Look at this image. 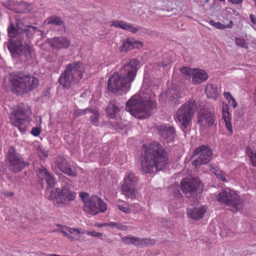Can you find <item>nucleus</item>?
Returning <instances> with one entry per match:
<instances>
[{"label":"nucleus","mask_w":256,"mask_h":256,"mask_svg":"<svg viewBox=\"0 0 256 256\" xmlns=\"http://www.w3.org/2000/svg\"><path fill=\"white\" fill-rule=\"evenodd\" d=\"M90 109L78 110L74 112V114L76 117L80 116L89 112Z\"/></svg>","instance_id":"44"},{"label":"nucleus","mask_w":256,"mask_h":256,"mask_svg":"<svg viewBox=\"0 0 256 256\" xmlns=\"http://www.w3.org/2000/svg\"><path fill=\"white\" fill-rule=\"evenodd\" d=\"M108 225L112 227H116L120 230H123V227H124V226H120L118 223L114 222H110Z\"/></svg>","instance_id":"51"},{"label":"nucleus","mask_w":256,"mask_h":256,"mask_svg":"<svg viewBox=\"0 0 256 256\" xmlns=\"http://www.w3.org/2000/svg\"><path fill=\"white\" fill-rule=\"evenodd\" d=\"M140 62L136 58H130L126 62L120 70V74L114 73L108 82V91L116 93L120 91L128 90L134 80L139 68Z\"/></svg>","instance_id":"1"},{"label":"nucleus","mask_w":256,"mask_h":256,"mask_svg":"<svg viewBox=\"0 0 256 256\" xmlns=\"http://www.w3.org/2000/svg\"><path fill=\"white\" fill-rule=\"evenodd\" d=\"M122 241L127 244H134L141 247L146 246L144 239L136 236L124 237L122 238Z\"/></svg>","instance_id":"27"},{"label":"nucleus","mask_w":256,"mask_h":256,"mask_svg":"<svg viewBox=\"0 0 256 256\" xmlns=\"http://www.w3.org/2000/svg\"><path fill=\"white\" fill-rule=\"evenodd\" d=\"M197 156L198 158L192 162V166L196 168L208 162L212 158V151L208 146L203 145L194 150L193 156Z\"/></svg>","instance_id":"14"},{"label":"nucleus","mask_w":256,"mask_h":256,"mask_svg":"<svg viewBox=\"0 0 256 256\" xmlns=\"http://www.w3.org/2000/svg\"><path fill=\"white\" fill-rule=\"evenodd\" d=\"M130 207L132 208V212L136 214L140 212L141 210V208L140 206L138 204H131Z\"/></svg>","instance_id":"46"},{"label":"nucleus","mask_w":256,"mask_h":256,"mask_svg":"<svg viewBox=\"0 0 256 256\" xmlns=\"http://www.w3.org/2000/svg\"><path fill=\"white\" fill-rule=\"evenodd\" d=\"M4 194L6 197H11L14 196V194L12 192H6L4 193Z\"/></svg>","instance_id":"57"},{"label":"nucleus","mask_w":256,"mask_h":256,"mask_svg":"<svg viewBox=\"0 0 256 256\" xmlns=\"http://www.w3.org/2000/svg\"><path fill=\"white\" fill-rule=\"evenodd\" d=\"M16 27L20 32L24 33L28 25H25L22 20H16Z\"/></svg>","instance_id":"38"},{"label":"nucleus","mask_w":256,"mask_h":256,"mask_svg":"<svg viewBox=\"0 0 256 256\" xmlns=\"http://www.w3.org/2000/svg\"><path fill=\"white\" fill-rule=\"evenodd\" d=\"M146 246H152L155 244L156 241L154 239L149 238H144Z\"/></svg>","instance_id":"48"},{"label":"nucleus","mask_w":256,"mask_h":256,"mask_svg":"<svg viewBox=\"0 0 256 256\" xmlns=\"http://www.w3.org/2000/svg\"><path fill=\"white\" fill-rule=\"evenodd\" d=\"M17 2H15L14 0H9L5 2H4L3 6L6 8L14 12Z\"/></svg>","instance_id":"37"},{"label":"nucleus","mask_w":256,"mask_h":256,"mask_svg":"<svg viewBox=\"0 0 256 256\" xmlns=\"http://www.w3.org/2000/svg\"><path fill=\"white\" fill-rule=\"evenodd\" d=\"M76 196L75 192L70 190L67 186L62 189L56 188L50 191L48 200L57 207H64L74 200Z\"/></svg>","instance_id":"7"},{"label":"nucleus","mask_w":256,"mask_h":256,"mask_svg":"<svg viewBox=\"0 0 256 256\" xmlns=\"http://www.w3.org/2000/svg\"><path fill=\"white\" fill-rule=\"evenodd\" d=\"M110 26L122 28L133 34H136L142 28L141 27L135 26L134 24L123 20H114L112 22Z\"/></svg>","instance_id":"21"},{"label":"nucleus","mask_w":256,"mask_h":256,"mask_svg":"<svg viewBox=\"0 0 256 256\" xmlns=\"http://www.w3.org/2000/svg\"><path fill=\"white\" fill-rule=\"evenodd\" d=\"M228 2L236 4H241L243 2V0H228Z\"/></svg>","instance_id":"54"},{"label":"nucleus","mask_w":256,"mask_h":256,"mask_svg":"<svg viewBox=\"0 0 256 256\" xmlns=\"http://www.w3.org/2000/svg\"><path fill=\"white\" fill-rule=\"evenodd\" d=\"M144 154L141 161L142 171L146 174L162 170L168 162L166 150L158 142H152L149 145L144 146Z\"/></svg>","instance_id":"2"},{"label":"nucleus","mask_w":256,"mask_h":256,"mask_svg":"<svg viewBox=\"0 0 256 256\" xmlns=\"http://www.w3.org/2000/svg\"><path fill=\"white\" fill-rule=\"evenodd\" d=\"M52 168L55 172H57L59 170L70 176H76V172L72 170L70 165L68 163L66 159L62 156H58L56 158L52 164Z\"/></svg>","instance_id":"17"},{"label":"nucleus","mask_w":256,"mask_h":256,"mask_svg":"<svg viewBox=\"0 0 256 256\" xmlns=\"http://www.w3.org/2000/svg\"><path fill=\"white\" fill-rule=\"evenodd\" d=\"M197 122L202 128L216 125V118L214 113L206 109H202L199 111L197 116Z\"/></svg>","instance_id":"16"},{"label":"nucleus","mask_w":256,"mask_h":256,"mask_svg":"<svg viewBox=\"0 0 256 256\" xmlns=\"http://www.w3.org/2000/svg\"><path fill=\"white\" fill-rule=\"evenodd\" d=\"M224 98L229 102L230 100L233 98L232 96L229 92H224Z\"/></svg>","instance_id":"52"},{"label":"nucleus","mask_w":256,"mask_h":256,"mask_svg":"<svg viewBox=\"0 0 256 256\" xmlns=\"http://www.w3.org/2000/svg\"><path fill=\"white\" fill-rule=\"evenodd\" d=\"M80 196L84 202V210L90 214L94 216L107 209L106 204L98 196H90L87 193L81 192Z\"/></svg>","instance_id":"6"},{"label":"nucleus","mask_w":256,"mask_h":256,"mask_svg":"<svg viewBox=\"0 0 256 256\" xmlns=\"http://www.w3.org/2000/svg\"><path fill=\"white\" fill-rule=\"evenodd\" d=\"M84 71V64L82 62L70 63L66 65L58 82L64 88L68 89L80 82Z\"/></svg>","instance_id":"4"},{"label":"nucleus","mask_w":256,"mask_h":256,"mask_svg":"<svg viewBox=\"0 0 256 256\" xmlns=\"http://www.w3.org/2000/svg\"><path fill=\"white\" fill-rule=\"evenodd\" d=\"M36 30H37V28L36 27L28 25V26H27L26 32L24 33H26L28 36L31 37Z\"/></svg>","instance_id":"41"},{"label":"nucleus","mask_w":256,"mask_h":256,"mask_svg":"<svg viewBox=\"0 0 256 256\" xmlns=\"http://www.w3.org/2000/svg\"><path fill=\"white\" fill-rule=\"evenodd\" d=\"M32 9L30 4H27L24 2H17L14 12L16 13H26Z\"/></svg>","instance_id":"29"},{"label":"nucleus","mask_w":256,"mask_h":256,"mask_svg":"<svg viewBox=\"0 0 256 256\" xmlns=\"http://www.w3.org/2000/svg\"><path fill=\"white\" fill-rule=\"evenodd\" d=\"M45 24H53L56 26H62L63 22L61 18L57 16H51L46 18L44 22Z\"/></svg>","instance_id":"31"},{"label":"nucleus","mask_w":256,"mask_h":256,"mask_svg":"<svg viewBox=\"0 0 256 256\" xmlns=\"http://www.w3.org/2000/svg\"><path fill=\"white\" fill-rule=\"evenodd\" d=\"M159 134L161 137L169 140H172L175 136L176 130L171 126H160L157 128Z\"/></svg>","instance_id":"24"},{"label":"nucleus","mask_w":256,"mask_h":256,"mask_svg":"<svg viewBox=\"0 0 256 256\" xmlns=\"http://www.w3.org/2000/svg\"><path fill=\"white\" fill-rule=\"evenodd\" d=\"M110 162V158H106V160H101L100 164H102L106 165Z\"/></svg>","instance_id":"56"},{"label":"nucleus","mask_w":256,"mask_h":256,"mask_svg":"<svg viewBox=\"0 0 256 256\" xmlns=\"http://www.w3.org/2000/svg\"><path fill=\"white\" fill-rule=\"evenodd\" d=\"M142 46V43L132 38H127L123 40L120 47L121 51L126 52L134 48H139Z\"/></svg>","instance_id":"23"},{"label":"nucleus","mask_w":256,"mask_h":256,"mask_svg":"<svg viewBox=\"0 0 256 256\" xmlns=\"http://www.w3.org/2000/svg\"><path fill=\"white\" fill-rule=\"evenodd\" d=\"M196 108L195 100L192 99L190 100L179 108L176 112L174 118L186 128L192 120Z\"/></svg>","instance_id":"8"},{"label":"nucleus","mask_w":256,"mask_h":256,"mask_svg":"<svg viewBox=\"0 0 256 256\" xmlns=\"http://www.w3.org/2000/svg\"><path fill=\"white\" fill-rule=\"evenodd\" d=\"M208 22L211 26L218 30H224L227 28H232L233 25V22L232 20L227 24H223L220 22H215L213 20H210Z\"/></svg>","instance_id":"32"},{"label":"nucleus","mask_w":256,"mask_h":256,"mask_svg":"<svg viewBox=\"0 0 256 256\" xmlns=\"http://www.w3.org/2000/svg\"><path fill=\"white\" fill-rule=\"evenodd\" d=\"M180 190L186 197H192L196 194V191L201 190L200 182L198 178H186L180 182Z\"/></svg>","instance_id":"15"},{"label":"nucleus","mask_w":256,"mask_h":256,"mask_svg":"<svg viewBox=\"0 0 256 256\" xmlns=\"http://www.w3.org/2000/svg\"><path fill=\"white\" fill-rule=\"evenodd\" d=\"M34 51L32 46L28 44H21L19 46L18 54L24 56L27 60H29L32 58L34 56Z\"/></svg>","instance_id":"25"},{"label":"nucleus","mask_w":256,"mask_h":256,"mask_svg":"<svg viewBox=\"0 0 256 256\" xmlns=\"http://www.w3.org/2000/svg\"><path fill=\"white\" fill-rule=\"evenodd\" d=\"M88 112L92 114L90 117V123L94 126H98L100 123V114L98 111L96 109H90Z\"/></svg>","instance_id":"30"},{"label":"nucleus","mask_w":256,"mask_h":256,"mask_svg":"<svg viewBox=\"0 0 256 256\" xmlns=\"http://www.w3.org/2000/svg\"><path fill=\"white\" fill-rule=\"evenodd\" d=\"M180 71L185 76L186 79L190 80L192 78V84L196 85L206 81L208 78V73L201 69L183 67L180 69Z\"/></svg>","instance_id":"13"},{"label":"nucleus","mask_w":256,"mask_h":256,"mask_svg":"<svg viewBox=\"0 0 256 256\" xmlns=\"http://www.w3.org/2000/svg\"><path fill=\"white\" fill-rule=\"evenodd\" d=\"M10 83L14 93H24L32 90L38 84L37 78L23 72L14 73L10 76Z\"/></svg>","instance_id":"5"},{"label":"nucleus","mask_w":256,"mask_h":256,"mask_svg":"<svg viewBox=\"0 0 256 256\" xmlns=\"http://www.w3.org/2000/svg\"><path fill=\"white\" fill-rule=\"evenodd\" d=\"M222 114L224 119H227V118H230V114L228 112L227 105L225 106H223Z\"/></svg>","instance_id":"45"},{"label":"nucleus","mask_w":256,"mask_h":256,"mask_svg":"<svg viewBox=\"0 0 256 256\" xmlns=\"http://www.w3.org/2000/svg\"><path fill=\"white\" fill-rule=\"evenodd\" d=\"M206 209L207 208L204 206L188 208L187 210L188 217L194 220H199L203 218Z\"/></svg>","instance_id":"22"},{"label":"nucleus","mask_w":256,"mask_h":256,"mask_svg":"<svg viewBox=\"0 0 256 256\" xmlns=\"http://www.w3.org/2000/svg\"><path fill=\"white\" fill-rule=\"evenodd\" d=\"M38 176L41 179H44L47 185L50 188L55 186L56 178L44 166H42L38 171Z\"/></svg>","instance_id":"20"},{"label":"nucleus","mask_w":256,"mask_h":256,"mask_svg":"<svg viewBox=\"0 0 256 256\" xmlns=\"http://www.w3.org/2000/svg\"><path fill=\"white\" fill-rule=\"evenodd\" d=\"M50 46L56 50L68 48L70 44V40L65 36L54 37L49 40Z\"/></svg>","instance_id":"18"},{"label":"nucleus","mask_w":256,"mask_h":256,"mask_svg":"<svg viewBox=\"0 0 256 256\" xmlns=\"http://www.w3.org/2000/svg\"><path fill=\"white\" fill-rule=\"evenodd\" d=\"M66 180L70 182V180L66 179Z\"/></svg>","instance_id":"59"},{"label":"nucleus","mask_w":256,"mask_h":256,"mask_svg":"<svg viewBox=\"0 0 256 256\" xmlns=\"http://www.w3.org/2000/svg\"><path fill=\"white\" fill-rule=\"evenodd\" d=\"M36 152L41 160H44L48 156V151L40 145L36 148Z\"/></svg>","instance_id":"36"},{"label":"nucleus","mask_w":256,"mask_h":256,"mask_svg":"<svg viewBox=\"0 0 256 256\" xmlns=\"http://www.w3.org/2000/svg\"><path fill=\"white\" fill-rule=\"evenodd\" d=\"M235 42L237 46L248 49V46L245 40L241 38H236Z\"/></svg>","instance_id":"40"},{"label":"nucleus","mask_w":256,"mask_h":256,"mask_svg":"<svg viewBox=\"0 0 256 256\" xmlns=\"http://www.w3.org/2000/svg\"><path fill=\"white\" fill-rule=\"evenodd\" d=\"M228 102L234 108H236L238 105L237 102L234 98L230 100Z\"/></svg>","instance_id":"53"},{"label":"nucleus","mask_w":256,"mask_h":256,"mask_svg":"<svg viewBox=\"0 0 256 256\" xmlns=\"http://www.w3.org/2000/svg\"><path fill=\"white\" fill-rule=\"evenodd\" d=\"M7 160L10 164V170L14 173L22 171L28 164L22 156L16 152L14 147H10L8 150Z\"/></svg>","instance_id":"12"},{"label":"nucleus","mask_w":256,"mask_h":256,"mask_svg":"<svg viewBox=\"0 0 256 256\" xmlns=\"http://www.w3.org/2000/svg\"><path fill=\"white\" fill-rule=\"evenodd\" d=\"M8 49L12 54L19 53V46H16L14 44H9Z\"/></svg>","instance_id":"43"},{"label":"nucleus","mask_w":256,"mask_h":256,"mask_svg":"<svg viewBox=\"0 0 256 256\" xmlns=\"http://www.w3.org/2000/svg\"><path fill=\"white\" fill-rule=\"evenodd\" d=\"M156 103L152 97L150 98L135 94L126 104V110L135 118L146 119L148 118L156 108Z\"/></svg>","instance_id":"3"},{"label":"nucleus","mask_w":256,"mask_h":256,"mask_svg":"<svg viewBox=\"0 0 256 256\" xmlns=\"http://www.w3.org/2000/svg\"><path fill=\"white\" fill-rule=\"evenodd\" d=\"M41 132V129L38 127L33 128L31 131V134L34 136H38Z\"/></svg>","instance_id":"49"},{"label":"nucleus","mask_w":256,"mask_h":256,"mask_svg":"<svg viewBox=\"0 0 256 256\" xmlns=\"http://www.w3.org/2000/svg\"><path fill=\"white\" fill-rule=\"evenodd\" d=\"M117 206L118 210L126 214L132 212V209L128 206V204L124 201L118 200L117 202Z\"/></svg>","instance_id":"35"},{"label":"nucleus","mask_w":256,"mask_h":256,"mask_svg":"<svg viewBox=\"0 0 256 256\" xmlns=\"http://www.w3.org/2000/svg\"><path fill=\"white\" fill-rule=\"evenodd\" d=\"M211 170L216 176L217 178H220L224 182H227L224 173L221 170L218 168L216 166H211Z\"/></svg>","instance_id":"33"},{"label":"nucleus","mask_w":256,"mask_h":256,"mask_svg":"<svg viewBox=\"0 0 256 256\" xmlns=\"http://www.w3.org/2000/svg\"><path fill=\"white\" fill-rule=\"evenodd\" d=\"M171 62L170 59L168 58H164L162 60V61L158 64L160 66L164 67L168 66Z\"/></svg>","instance_id":"50"},{"label":"nucleus","mask_w":256,"mask_h":256,"mask_svg":"<svg viewBox=\"0 0 256 256\" xmlns=\"http://www.w3.org/2000/svg\"><path fill=\"white\" fill-rule=\"evenodd\" d=\"M60 232L64 236L72 242L80 240V234H84V230L68 226L64 227Z\"/></svg>","instance_id":"19"},{"label":"nucleus","mask_w":256,"mask_h":256,"mask_svg":"<svg viewBox=\"0 0 256 256\" xmlns=\"http://www.w3.org/2000/svg\"><path fill=\"white\" fill-rule=\"evenodd\" d=\"M18 31V28H16L12 24H10L8 28V32L9 36L10 38L16 37Z\"/></svg>","instance_id":"39"},{"label":"nucleus","mask_w":256,"mask_h":256,"mask_svg":"<svg viewBox=\"0 0 256 256\" xmlns=\"http://www.w3.org/2000/svg\"><path fill=\"white\" fill-rule=\"evenodd\" d=\"M205 92L209 98H212L214 100L218 99V88L217 86L212 84H207L205 88Z\"/></svg>","instance_id":"26"},{"label":"nucleus","mask_w":256,"mask_h":256,"mask_svg":"<svg viewBox=\"0 0 256 256\" xmlns=\"http://www.w3.org/2000/svg\"><path fill=\"white\" fill-rule=\"evenodd\" d=\"M246 154L248 156L252 164L256 167V152L253 150L250 146L246 148Z\"/></svg>","instance_id":"34"},{"label":"nucleus","mask_w":256,"mask_h":256,"mask_svg":"<svg viewBox=\"0 0 256 256\" xmlns=\"http://www.w3.org/2000/svg\"><path fill=\"white\" fill-rule=\"evenodd\" d=\"M218 200L231 207L230 210L236 212L242 208L243 200L234 191L229 188H224L217 196Z\"/></svg>","instance_id":"9"},{"label":"nucleus","mask_w":256,"mask_h":256,"mask_svg":"<svg viewBox=\"0 0 256 256\" xmlns=\"http://www.w3.org/2000/svg\"><path fill=\"white\" fill-rule=\"evenodd\" d=\"M138 178L132 172H127L121 186L122 194L126 198H134L136 194Z\"/></svg>","instance_id":"11"},{"label":"nucleus","mask_w":256,"mask_h":256,"mask_svg":"<svg viewBox=\"0 0 256 256\" xmlns=\"http://www.w3.org/2000/svg\"><path fill=\"white\" fill-rule=\"evenodd\" d=\"M230 120H231V118H227V119H224V120L226 123V127L228 130L230 132H232V124L230 122Z\"/></svg>","instance_id":"47"},{"label":"nucleus","mask_w":256,"mask_h":256,"mask_svg":"<svg viewBox=\"0 0 256 256\" xmlns=\"http://www.w3.org/2000/svg\"><path fill=\"white\" fill-rule=\"evenodd\" d=\"M84 234L88 236H94V237H98V238L102 237V233L97 232L94 230L87 231V230H84Z\"/></svg>","instance_id":"42"},{"label":"nucleus","mask_w":256,"mask_h":256,"mask_svg":"<svg viewBox=\"0 0 256 256\" xmlns=\"http://www.w3.org/2000/svg\"><path fill=\"white\" fill-rule=\"evenodd\" d=\"M108 116L110 118L114 119L119 112L118 108L116 106L114 101H111L106 108Z\"/></svg>","instance_id":"28"},{"label":"nucleus","mask_w":256,"mask_h":256,"mask_svg":"<svg viewBox=\"0 0 256 256\" xmlns=\"http://www.w3.org/2000/svg\"><path fill=\"white\" fill-rule=\"evenodd\" d=\"M28 109L25 108L23 104L18 105L12 112L10 116L12 124L18 128L22 132H25L30 120Z\"/></svg>","instance_id":"10"},{"label":"nucleus","mask_w":256,"mask_h":256,"mask_svg":"<svg viewBox=\"0 0 256 256\" xmlns=\"http://www.w3.org/2000/svg\"><path fill=\"white\" fill-rule=\"evenodd\" d=\"M250 17L252 22L256 24V16L253 14H250Z\"/></svg>","instance_id":"55"},{"label":"nucleus","mask_w":256,"mask_h":256,"mask_svg":"<svg viewBox=\"0 0 256 256\" xmlns=\"http://www.w3.org/2000/svg\"><path fill=\"white\" fill-rule=\"evenodd\" d=\"M253 2H254V4H255V6H256V0H252Z\"/></svg>","instance_id":"58"}]
</instances>
